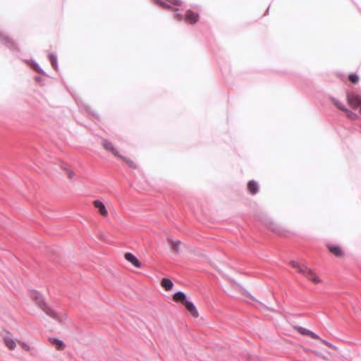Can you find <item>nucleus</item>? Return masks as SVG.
I'll return each mask as SVG.
<instances>
[{
	"mask_svg": "<svg viewBox=\"0 0 361 361\" xmlns=\"http://www.w3.org/2000/svg\"><path fill=\"white\" fill-rule=\"evenodd\" d=\"M290 264L293 268L295 269L298 273L301 274L312 283L319 284L322 283V279L319 276L313 269L305 264H301L295 261H291Z\"/></svg>",
	"mask_w": 361,
	"mask_h": 361,
	"instance_id": "obj_1",
	"label": "nucleus"
},
{
	"mask_svg": "<svg viewBox=\"0 0 361 361\" xmlns=\"http://www.w3.org/2000/svg\"><path fill=\"white\" fill-rule=\"evenodd\" d=\"M101 144H102V147H104V149L105 150L110 152L114 156H116L117 157H119L121 159H123L130 167L133 168V169H136L137 168L136 163L135 161H133V160L127 158V157H123L118 152V151L114 147V146L112 144V142H111L110 141L107 140L106 139H102Z\"/></svg>",
	"mask_w": 361,
	"mask_h": 361,
	"instance_id": "obj_2",
	"label": "nucleus"
},
{
	"mask_svg": "<svg viewBox=\"0 0 361 361\" xmlns=\"http://www.w3.org/2000/svg\"><path fill=\"white\" fill-rule=\"evenodd\" d=\"M294 329L298 332L300 333V334L303 335V336H308L310 337H311L312 338H314V339H318V340H320L324 344H325L326 345H327L328 347H330V348H333V345L324 341V340H322L321 339L319 336H317L316 334H314V332L305 329V328H303V327H301V326H294Z\"/></svg>",
	"mask_w": 361,
	"mask_h": 361,
	"instance_id": "obj_3",
	"label": "nucleus"
},
{
	"mask_svg": "<svg viewBox=\"0 0 361 361\" xmlns=\"http://www.w3.org/2000/svg\"><path fill=\"white\" fill-rule=\"evenodd\" d=\"M35 298L36 300L37 305L49 317L57 319V315L55 312L51 310L49 307L47 305V304L39 298V296L37 294L35 295Z\"/></svg>",
	"mask_w": 361,
	"mask_h": 361,
	"instance_id": "obj_4",
	"label": "nucleus"
},
{
	"mask_svg": "<svg viewBox=\"0 0 361 361\" xmlns=\"http://www.w3.org/2000/svg\"><path fill=\"white\" fill-rule=\"evenodd\" d=\"M326 247L329 252L333 255L334 256L341 258L344 256V251L342 247L338 245H335L332 243L326 244Z\"/></svg>",
	"mask_w": 361,
	"mask_h": 361,
	"instance_id": "obj_5",
	"label": "nucleus"
},
{
	"mask_svg": "<svg viewBox=\"0 0 361 361\" xmlns=\"http://www.w3.org/2000/svg\"><path fill=\"white\" fill-rule=\"evenodd\" d=\"M2 339L4 341V345L6 347L10 350H13L16 348V343H18V341L13 339L9 332H6L4 335L2 336Z\"/></svg>",
	"mask_w": 361,
	"mask_h": 361,
	"instance_id": "obj_6",
	"label": "nucleus"
},
{
	"mask_svg": "<svg viewBox=\"0 0 361 361\" xmlns=\"http://www.w3.org/2000/svg\"><path fill=\"white\" fill-rule=\"evenodd\" d=\"M348 101L350 106L355 110L361 111V97L357 94H350L348 96Z\"/></svg>",
	"mask_w": 361,
	"mask_h": 361,
	"instance_id": "obj_7",
	"label": "nucleus"
},
{
	"mask_svg": "<svg viewBox=\"0 0 361 361\" xmlns=\"http://www.w3.org/2000/svg\"><path fill=\"white\" fill-rule=\"evenodd\" d=\"M92 204H93V206L94 207V208H96L98 210L99 214L102 216H103V217L108 216V215H109L108 211H107L105 205L104 204V203L102 201H100L99 200H96L92 202Z\"/></svg>",
	"mask_w": 361,
	"mask_h": 361,
	"instance_id": "obj_8",
	"label": "nucleus"
},
{
	"mask_svg": "<svg viewBox=\"0 0 361 361\" xmlns=\"http://www.w3.org/2000/svg\"><path fill=\"white\" fill-rule=\"evenodd\" d=\"M184 19L190 24H195L199 20V15L190 10H188L185 13Z\"/></svg>",
	"mask_w": 361,
	"mask_h": 361,
	"instance_id": "obj_9",
	"label": "nucleus"
},
{
	"mask_svg": "<svg viewBox=\"0 0 361 361\" xmlns=\"http://www.w3.org/2000/svg\"><path fill=\"white\" fill-rule=\"evenodd\" d=\"M125 259L128 262H130L135 267H137V268H140L141 267V263L137 259V258L134 255H133L132 253H130V252L126 253L125 254Z\"/></svg>",
	"mask_w": 361,
	"mask_h": 361,
	"instance_id": "obj_10",
	"label": "nucleus"
},
{
	"mask_svg": "<svg viewBox=\"0 0 361 361\" xmlns=\"http://www.w3.org/2000/svg\"><path fill=\"white\" fill-rule=\"evenodd\" d=\"M267 228L274 233L279 235H284V231L274 222H270L267 224Z\"/></svg>",
	"mask_w": 361,
	"mask_h": 361,
	"instance_id": "obj_11",
	"label": "nucleus"
},
{
	"mask_svg": "<svg viewBox=\"0 0 361 361\" xmlns=\"http://www.w3.org/2000/svg\"><path fill=\"white\" fill-rule=\"evenodd\" d=\"M184 306L193 317L197 318L199 317L198 311L192 302L188 301Z\"/></svg>",
	"mask_w": 361,
	"mask_h": 361,
	"instance_id": "obj_12",
	"label": "nucleus"
},
{
	"mask_svg": "<svg viewBox=\"0 0 361 361\" xmlns=\"http://www.w3.org/2000/svg\"><path fill=\"white\" fill-rule=\"evenodd\" d=\"M49 341L57 350H63L65 348V344L61 340L49 338Z\"/></svg>",
	"mask_w": 361,
	"mask_h": 361,
	"instance_id": "obj_13",
	"label": "nucleus"
},
{
	"mask_svg": "<svg viewBox=\"0 0 361 361\" xmlns=\"http://www.w3.org/2000/svg\"><path fill=\"white\" fill-rule=\"evenodd\" d=\"M247 189L251 195H256L259 191V185L255 180H250L247 183Z\"/></svg>",
	"mask_w": 361,
	"mask_h": 361,
	"instance_id": "obj_14",
	"label": "nucleus"
},
{
	"mask_svg": "<svg viewBox=\"0 0 361 361\" xmlns=\"http://www.w3.org/2000/svg\"><path fill=\"white\" fill-rule=\"evenodd\" d=\"M173 300L175 302H180L183 305L188 302L185 295L183 292H177L173 296Z\"/></svg>",
	"mask_w": 361,
	"mask_h": 361,
	"instance_id": "obj_15",
	"label": "nucleus"
},
{
	"mask_svg": "<svg viewBox=\"0 0 361 361\" xmlns=\"http://www.w3.org/2000/svg\"><path fill=\"white\" fill-rule=\"evenodd\" d=\"M161 285L166 290H169L173 287V283L169 279H163L161 280Z\"/></svg>",
	"mask_w": 361,
	"mask_h": 361,
	"instance_id": "obj_16",
	"label": "nucleus"
},
{
	"mask_svg": "<svg viewBox=\"0 0 361 361\" xmlns=\"http://www.w3.org/2000/svg\"><path fill=\"white\" fill-rule=\"evenodd\" d=\"M172 249L178 252L179 250V246L180 245V241L179 240H169Z\"/></svg>",
	"mask_w": 361,
	"mask_h": 361,
	"instance_id": "obj_17",
	"label": "nucleus"
},
{
	"mask_svg": "<svg viewBox=\"0 0 361 361\" xmlns=\"http://www.w3.org/2000/svg\"><path fill=\"white\" fill-rule=\"evenodd\" d=\"M348 79L353 84L357 83L358 82V80H359L358 76L357 75H355V74H350V75H349Z\"/></svg>",
	"mask_w": 361,
	"mask_h": 361,
	"instance_id": "obj_18",
	"label": "nucleus"
},
{
	"mask_svg": "<svg viewBox=\"0 0 361 361\" xmlns=\"http://www.w3.org/2000/svg\"><path fill=\"white\" fill-rule=\"evenodd\" d=\"M18 343L21 346V348L24 350L27 351V352L30 350V345L28 344H27L26 343L18 341Z\"/></svg>",
	"mask_w": 361,
	"mask_h": 361,
	"instance_id": "obj_19",
	"label": "nucleus"
},
{
	"mask_svg": "<svg viewBox=\"0 0 361 361\" xmlns=\"http://www.w3.org/2000/svg\"><path fill=\"white\" fill-rule=\"evenodd\" d=\"M49 58H50V62H51L52 66L55 69H56V68H57L56 58L54 56H53V55H51Z\"/></svg>",
	"mask_w": 361,
	"mask_h": 361,
	"instance_id": "obj_20",
	"label": "nucleus"
},
{
	"mask_svg": "<svg viewBox=\"0 0 361 361\" xmlns=\"http://www.w3.org/2000/svg\"><path fill=\"white\" fill-rule=\"evenodd\" d=\"M66 175L69 179L73 178L75 176V173L73 171H71L69 169L66 170Z\"/></svg>",
	"mask_w": 361,
	"mask_h": 361,
	"instance_id": "obj_21",
	"label": "nucleus"
},
{
	"mask_svg": "<svg viewBox=\"0 0 361 361\" xmlns=\"http://www.w3.org/2000/svg\"><path fill=\"white\" fill-rule=\"evenodd\" d=\"M310 353L314 354V355L319 357H322L323 358L324 360H327L326 357H324L318 351H316V350H310Z\"/></svg>",
	"mask_w": 361,
	"mask_h": 361,
	"instance_id": "obj_22",
	"label": "nucleus"
},
{
	"mask_svg": "<svg viewBox=\"0 0 361 361\" xmlns=\"http://www.w3.org/2000/svg\"><path fill=\"white\" fill-rule=\"evenodd\" d=\"M170 4H172L173 5L180 6L181 5V1L180 0H166Z\"/></svg>",
	"mask_w": 361,
	"mask_h": 361,
	"instance_id": "obj_23",
	"label": "nucleus"
},
{
	"mask_svg": "<svg viewBox=\"0 0 361 361\" xmlns=\"http://www.w3.org/2000/svg\"><path fill=\"white\" fill-rule=\"evenodd\" d=\"M155 1H156L157 4H159V6H161L163 8H168L169 7L165 2H164V1H162L161 0H155Z\"/></svg>",
	"mask_w": 361,
	"mask_h": 361,
	"instance_id": "obj_24",
	"label": "nucleus"
},
{
	"mask_svg": "<svg viewBox=\"0 0 361 361\" xmlns=\"http://www.w3.org/2000/svg\"><path fill=\"white\" fill-rule=\"evenodd\" d=\"M176 18H177L178 20H182V19H183V18H182V16H177V17H176Z\"/></svg>",
	"mask_w": 361,
	"mask_h": 361,
	"instance_id": "obj_25",
	"label": "nucleus"
}]
</instances>
